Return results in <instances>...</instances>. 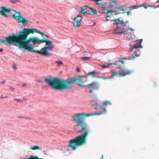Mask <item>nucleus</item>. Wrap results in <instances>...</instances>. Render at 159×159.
I'll list each match as a JSON object with an SVG mask.
<instances>
[{"label": "nucleus", "mask_w": 159, "mask_h": 159, "mask_svg": "<svg viewBox=\"0 0 159 159\" xmlns=\"http://www.w3.org/2000/svg\"><path fill=\"white\" fill-rule=\"evenodd\" d=\"M14 100L18 102H22L26 101L27 99L25 98H23V99H21L19 98H15L14 99Z\"/></svg>", "instance_id": "nucleus-16"}, {"label": "nucleus", "mask_w": 159, "mask_h": 159, "mask_svg": "<svg viewBox=\"0 0 159 159\" xmlns=\"http://www.w3.org/2000/svg\"><path fill=\"white\" fill-rule=\"evenodd\" d=\"M101 157H102V158L100 159H103V155H101Z\"/></svg>", "instance_id": "nucleus-51"}, {"label": "nucleus", "mask_w": 159, "mask_h": 159, "mask_svg": "<svg viewBox=\"0 0 159 159\" xmlns=\"http://www.w3.org/2000/svg\"><path fill=\"white\" fill-rule=\"evenodd\" d=\"M117 5V2L114 1L112 0L110 3V7H111L116 6Z\"/></svg>", "instance_id": "nucleus-19"}, {"label": "nucleus", "mask_w": 159, "mask_h": 159, "mask_svg": "<svg viewBox=\"0 0 159 159\" xmlns=\"http://www.w3.org/2000/svg\"><path fill=\"white\" fill-rule=\"evenodd\" d=\"M112 65H113V63H109V64H108L107 65V66H112Z\"/></svg>", "instance_id": "nucleus-47"}, {"label": "nucleus", "mask_w": 159, "mask_h": 159, "mask_svg": "<svg viewBox=\"0 0 159 159\" xmlns=\"http://www.w3.org/2000/svg\"><path fill=\"white\" fill-rule=\"evenodd\" d=\"M25 119H29V118H27H27H26H26H25Z\"/></svg>", "instance_id": "nucleus-57"}, {"label": "nucleus", "mask_w": 159, "mask_h": 159, "mask_svg": "<svg viewBox=\"0 0 159 159\" xmlns=\"http://www.w3.org/2000/svg\"><path fill=\"white\" fill-rule=\"evenodd\" d=\"M24 38V29L22 31L19 32L17 36L13 34L9 35L7 37L4 38L6 41L8 43L10 44L15 43L20 49L23 48Z\"/></svg>", "instance_id": "nucleus-5"}, {"label": "nucleus", "mask_w": 159, "mask_h": 159, "mask_svg": "<svg viewBox=\"0 0 159 159\" xmlns=\"http://www.w3.org/2000/svg\"><path fill=\"white\" fill-rule=\"evenodd\" d=\"M94 104L92 106V107H94Z\"/></svg>", "instance_id": "nucleus-56"}, {"label": "nucleus", "mask_w": 159, "mask_h": 159, "mask_svg": "<svg viewBox=\"0 0 159 159\" xmlns=\"http://www.w3.org/2000/svg\"><path fill=\"white\" fill-rule=\"evenodd\" d=\"M96 114H86L84 113H76L72 117L76 125L74 127V130L78 133H82L83 134L79 135L75 138L70 140L69 147L74 150L77 147L82 145L86 143L87 135L89 133V131H86L88 126L85 121L86 117L93 116Z\"/></svg>", "instance_id": "nucleus-2"}, {"label": "nucleus", "mask_w": 159, "mask_h": 159, "mask_svg": "<svg viewBox=\"0 0 159 159\" xmlns=\"http://www.w3.org/2000/svg\"><path fill=\"white\" fill-rule=\"evenodd\" d=\"M26 159H43V158H39L37 156H34L33 155H31L29 158Z\"/></svg>", "instance_id": "nucleus-20"}, {"label": "nucleus", "mask_w": 159, "mask_h": 159, "mask_svg": "<svg viewBox=\"0 0 159 159\" xmlns=\"http://www.w3.org/2000/svg\"><path fill=\"white\" fill-rule=\"evenodd\" d=\"M96 11L95 10L92 8L91 7H88V11L87 14L88 15H93L94 14Z\"/></svg>", "instance_id": "nucleus-11"}, {"label": "nucleus", "mask_w": 159, "mask_h": 159, "mask_svg": "<svg viewBox=\"0 0 159 159\" xmlns=\"http://www.w3.org/2000/svg\"><path fill=\"white\" fill-rule=\"evenodd\" d=\"M139 7H143L145 9H146L147 8V7L145 4H143L139 6Z\"/></svg>", "instance_id": "nucleus-32"}, {"label": "nucleus", "mask_w": 159, "mask_h": 159, "mask_svg": "<svg viewBox=\"0 0 159 159\" xmlns=\"http://www.w3.org/2000/svg\"><path fill=\"white\" fill-rule=\"evenodd\" d=\"M140 41H139L138 42L139 43V46H137L134 45L133 46V48H134L135 49H137L139 48H142V45H141V43L142 41V39H141Z\"/></svg>", "instance_id": "nucleus-17"}, {"label": "nucleus", "mask_w": 159, "mask_h": 159, "mask_svg": "<svg viewBox=\"0 0 159 159\" xmlns=\"http://www.w3.org/2000/svg\"><path fill=\"white\" fill-rule=\"evenodd\" d=\"M119 24H118L119 25H120V24H121V25H123V24H124V22L122 20H120V22L119 23H118Z\"/></svg>", "instance_id": "nucleus-36"}, {"label": "nucleus", "mask_w": 159, "mask_h": 159, "mask_svg": "<svg viewBox=\"0 0 159 159\" xmlns=\"http://www.w3.org/2000/svg\"><path fill=\"white\" fill-rule=\"evenodd\" d=\"M138 52L135 51L132 54V57H131V60L139 56L140 54L139 51L138 50Z\"/></svg>", "instance_id": "nucleus-13"}, {"label": "nucleus", "mask_w": 159, "mask_h": 159, "mask_svg": "<svg viewBox=\"0 0 159 159\" xmlns=\"http://www.w3.org/2000/svg\"><path fill=\"white\" fill-rule=\"evenodd\" d=\"M90 86L93 89L98 90L99 89V86L97 83L95 82H93L91 84L87 85V86Z\"/></svg>", "instance_id": "nucleus-9"}, {"label": "nucleus", "mask_w": 159, "mask_h": 159, "mask_svg": "<svg viewBox=\"0 0 159 159\" xmlns=\"http://www.w3.org/2000/svg\"><path fill=\"white\" fill-rule=\"evenodd\" d=\"M8 97L7 96H6L5 97H3L2 96L1 97H0V98H8Z\"/></svg>", "instance_id": "nucleus-37"}, {"label": "nucleus", "mask_w": 159, "mask_h": 159, "mask_svg": "<svg viewBox=\"0 0 159 159\" xmlns=\"http://www.w3.org/2000/svg\"><path fill=\"white\" fill-rule=\"evenodd\" d=\"M0 41L1 43H3L4 44H6V40L5 41V40H4V39H1Z\"/></svg>", "instance_id": "nucleus-33"}, {"label": "nucleus", "mask_w": 159, "mask_h": 159, "mask_svg": "<svg viewBox=\"0 0 159 159\" xmlns=\"http://www.w3.org/2000/svg\"><path fill=\"white\" fill-rule=\"evenodd\" d=\"M109 16H110L109 15L108 16V15H107L106 18L107 17H109Z\"/></svg>", "instance_id": "nucleus-53"}, {"label": "nucleus", "mask_w": 159, "mask_h": 159, "mask_svg": "<svg viewBox=\"0 0 159 159\" xmlns=\"http://www.w3.org/2000/svg\"><path fill=\"white\" fill-rule=\"evenodd\" d=\"M6 82V81L5 80L1 82H0V84H4Z\"/></svg>", "instance_id": "nucleus-42"}, {"label": "nucleus", "mask_w": 159, "mask_h": 159, "mask_svg": "<svg viewBox=\"0 0 159 159\" xmlns=\"http://www.w3.org/2000/svg\"><path fill=\"white\" fill-rule=\"evenodd\" d=\"M128 29H129V30H131V31H134V30L132 28L130 27H129V28H128Z\"/></svg>", "instance_id": "nucleus-41"}, {"label": "nucleus", "mask_w": 159, "mask_h": 159, "mask_svg": "<svg viewBox=\"0 0 159 159\" xmlns=\"http://www.w3.org/2000/svg\"><path fill=\"white\" fill-rule=\"evenodd\" d=\"M127 7L126 6H122L120 7L115 8L114 9V11H117L119 10L120 11H124L126 9H127Z\"/></svg>", "instance_id": "nucleus-12"}, {"label": "nucleus", "mask_w": 159, "mask_h": 159, "mask_svg": "<svg viewBox=\"0 0 159 159\" xmlns=\"http://www.w3.org/2000/svg\"><path fill=\"white\" fill-rule=\"evenodd\" d=\"M24 34L23 49L46 57L51 55L48 50H53L52 42L45 38L44 33L34 28H24Z\"/></svg>", "instance_id": "nucleus-1"}, {"label": "nucleus", "mask_w": 159, "mask_h": 159, "mask_svg": "<svg viewBox=\"0 0 159 159\" xmlns=\"http://www.w3.org/2000/svg\"><path fill=\"white\" fill-rule=\"evenodd\" d=\"M30 149L32 150H34L36 149L41 150V148L38 146L34 145L33 147L30 148Z\"/></svg>", "instance_id": "nucleus-22"}, {"label": "nucleus", "mask_w": 159, "mask_h": 159, "mask_svg": "<svg viewBox=\"0 0 159 159\" xmlns=\"http://www.w3.org/2000/svg\"><path fill=\"white\" fill-rule=\"evenodd\" d=\"M120 22V19H117L116 20H115L114 21L113 24H117L118 23H119Z\"/></svg>", "instance_id": "nucleus-30"}, {"label": "nucleus", "mask_w": 159, "mask_h": 159, "mask_svg": "<svg viewBox=\"0 0 159 159\" xmlns=\"http://www.w3.org/2000/svg\"><path fill=\"white\" fill-rule=\"evenodd\" d=\"M83 76H78L73 78H69L66 80H61L58 78L55 77L52 79L45 77L44 81L48 83L51 88L57 91H62L71 89L73 84L76 83L78 85L81 87H87L85 82L82 78Z\"/></svg>", "instance_id": "nucleus-3"}, {"label": "nucleus", "mask_w": 159, "mask_h": 159, "mask_svg": "<svg viewBox=\"0 0 159 159\" xmlns=\"http://www.w3.org/2000/svg\"><path fill=\"white\" fill-rule=\"evenodd\" d=\"M108 20H108V19H106V21H108Z\"/></svg>", "instance_id": "nucleus-55"}, {"label": "nucleus", "mask_w": 159, "mask_h": 159, "mask_svg": "<svg viewBox=\"0 0 159 159\" xmlns=\"http://www.w3.org/2000/svg\"><path fill=\"white\" fill-rule=\"evenodd\" d=\"M112 78V77H104L103 78V79L104 80H109Z\"/></svg>", "instance_id": "nucleus-35"}, {"label": "nucleus", "mask_w": 159, "mask_h": 159, "mask_svg": "<svg viewBox=\"0 0 159 159\" xmlns=\"http://www.w3.org/2000/svg\"><path fill=\"white\" fill-rule=\"evenodd\" d=\"M0 14L2 16L8 18L9 16L6 13H9L11 12L14 13L12 16L18 22V24L21 28L25 27L29 23V20L22 15L19 11H17L12 9L11 8H7L5 6H1L0 7Z\"/></svg>", "instance_id": "nucleus-4"}, {"label": "nucleus", "mask_w": 159, "mask_h": 159, "mask_svg": "<svg viewBox=\"0 0 159 159\" xmlns=\"http://www.w3.org/2000/svg\"><path fill=\"white\" fill-rule=\"evenodd\" d=\"M130 11H131V10H130V11H127V12H126V13H127V16H129V13H130Z\"/></svg>", "instance_id": "nucleus-40"}, {"label": "nucleus", "mask_w": 159, "mask_h": 159, "mask_svg": "<svg viewBox=\"0 0 159 159\" xmlns=\"http://www.w3.org/2000/svg\"><path fill=\"white\" fill-rule=\"evenodd\" d=\"M56 63L57 64V66H59L62 65L63 64L62 62L61 61H56Z\"/></svg>", "instance_id": "nucleus-26"}, {"label": "nucleus", "mask_w": 159, "mask_h": 159, "mask_svg": "<svg viewBox=\"0 0 159 159\" xmlns=\"http://www.w3.org/2000/svg\"><path fill=\"white\" fill-rule=\"evenodd\" d=\"M88 6L87 5H85L84 6L81 7V12L82 13V14L85 15L87 14V11H88Z\"/></svg>", "instance_id": "nucleus-10"}, {"label": "nucleus", "mask_w": 159, "mask_h": 159, "mask_svg": "<svg viewBox=\"0 0 159 159\" xmlns=\"http://www.w3.org/2000/svg\"><path fill=\"white\" fill-rule=\"evenodd\" d=\"M102 106L99 105L98 106L96 107H95V108H97L100 109L102 111L101 112L99 113H97L96 112L94 113H92V114H96L95 115H100L102 114L103 112H104L106 111V110L105 108H103L102 106H107L108 105H111V103L109 101H104L102 102L101 103ZM89 114H91V113H89Z\"/></svg>", "instance_id": "nucleus-6"}, {"label": "nucleus", "mask_w": 159, "mask_h": 159, "mask_svg": "<svg viewBox=\"0 0 159 159\" xmlns=\"http://www.w3.org/2000/svg\"><path fill=\"white\" fill-rule=\"evenodd\" d=\"M124 12H121V13L123 14Z\"/></svg>", "instance_id": "nucleus-58"}, {"label": "nucleus", "mask_w": 159, "mask_h": 159, "mask_svg": "<svg viewBox=\"0 0 159 159\" xmlns=\"http://www.w3.org/2000/svg\"><path fill=\"white\" fill-rule=\"evenodd\" d=\"M95 73V72H94V71L89 72L88 74V75L91 76L92 77H94V75Z\"/></svg>", "instance_id": "nucleus-29"}, {"label": "nucleus", "mask_w": 159, "mask_h": 159, "mask_svg": "<svg viewBox=\"0 0 159 159\" xmlns=\"http://www.w3.org/2000/svg\"><path fill=\"white\" fill-rule=\"evenodd\" d=\"M101 67L103 68H106L108 67V66H106L105 65H103L101 66Z\"/></svg>", "instance_id": "nucleus-38"}, {"label": "nucleus", "mask_w": 159, "mask_h": 159, "mask_svg": "<svg viewBox=\"0 0 159 159\" xmlns=\"http://www.w3.org/2000/svg\"><path fill=\"white\" fill-rule=\"evenodd\" d=\"M123 71H126V69H124L123 70Z\"/></svg>", "instance_id": "nucleus-54"}, {"label": "nucleus", "mask_w": 159, "mask_h": 159, "mask_svg": "<svg viewBox=\"0 0 159 159\" xmlns=\"http://www.w3.org/2000/svg\"><path fill=\"white\" fill-rule=\"evenodd\" d=\"M148 7H153V8H154V7H153L152 5H149L148 6Z\"/></svg>", "instance_id": "nucleus-46"}, {"label": "nucleus", "mask_w": 159, "mask_h": 159, "mask_svg": "<svg viewBox=\"0 0 159 159\" xmlns=\"http://www.w3.org/2000/svg\"><path fill=\"white\" fill-rule=\"evenodd\" d=\"M111 72L112 73V76L111 77H112V78L116 76H117L118 74V73L116 72V71L115 70H113L111 71Z\"/></svg>", "instance_id": "nucleus-21"}, {"label": "nucleus", "mask_w": 159, "mask_h": 159, "mask_svg": "<svg viewBox=\"0 0 159 159\" xmlns=\"http://www.w3.org/2000/svg\"><path fill=\"white\" fill-rule=\"evenodd\" d=\"M82 19V17L81 16H78L74 18L73 19V26L75 27H79L81 25Z\"/></svg>", "instance_id": "nucleus-7"}, {"label": "nucleus", "mask_w": 159, "mask_h": 159, "mask_svg": "<svg viewBox=\"0 0 159 159\" xmlns=\"http://www.w3.org/2000/svg\"><path fill=\"white\" fill-rule=\"evenodd\" d=\"M120 27V25H117L116 26V28L114 31V33L117 34L118 35H120L123 33L125 34V31H123V30L121 29Z\"/></svg>", "instance_id": "nucleus-8"}, {"label": "nucleus", "mask_w": 159, "mask_h": 159, "mask_svg": "<svg viewBox=\"0 0 159 159\" xmlns=\"http://www.w3.org/2000/svg\"><path fill=\"white\" fill-rule=\"evenodd\" d=\"M139 6H137L136 5H134L132 6H131L129 7L130 10H132L134 9H137L139 8Z\"/></svg>", "instance_id": "nucleus-23"}, {"label": "nucleus", "mask_w": 159, "mask_h": 159, "mask_svg": "<svg viewBox=\"0 0 159 159\" xmlns=\"http://www.w3.org/2000/svg\"><path fill=\"white\" fill-rule=\"evenodd\" d=\"M102 0H91L92 1H94L96 4L97 5H99L101 2Z\"/></svg>", "instance_id": "nucleus-25"}, {"label": "nucleus", "mask_w": 159, "mask_h": 159, "mask_svg": "<svg viewBox=\"0 0 159 159\" xmlns=\"http://www.w3.org/2000/svg\"><path fill=\"white\" fill-rule=\"evenodd\" d=\"M156 3H159V0H158L157 2ZM159 7V6H155L154 7V8H157V7Z\"/></svg>", "instance_id": "nucleus-39"}, {"label": "nucleus", "mask_w": 159, "mask_h": 159, "mask_svg": "<svg viewBox=\"0 0 159 159\" xmlns=\"http://www.w3.org/2000/svg\"><path fill=\"white\" fill-rule=\"evenodd\" d=\"M113 65H118V68L121 69V67L120 66V65L119 64L118 61L116 62V63H113Z\"/></svg>", "instance_id": "nucleus-28"}, {"label": "nucleus", "mask_w": 159, "mask_h": 159, "mask_svg": "<svg viewBox=\"0 0 159 159\" xmlns=\"http://www.w3.org/2000/svg\"><path fill=\"white\" fill-rule=\"evenodd\" d=\"M45 36L47 38H48L49 37V36L48 35H46V34H45V35L44 34V37L46 38L45 37Z\"/></svg>", "instance_id": "nucleus-43"}, {"label": "nucleus", "mask_w": 159, "mask_h": 159, "mask_svg": "<svg viewBox=\"0 0 159 159\" xmlns=\"http://www.w3.org/2000/svg\"><path fill=\"white\" fill-rule=\"evenodd\" d=\"M128 22V21H125V22H124V23L125 24H127V22Z\"/></svg>", "instance_id": "nucleus-52"}, {"label": "nucleus", "mask_w": 159, "mask_h": 159, "mask_svg": "<svg viewBox=\"0 0 159 159\" xmlns=\"http://www.w3.org/2000/svg\"><path fill=\"white\" fill-rule=\"evenodd\" d=\"M124 60H131V58L130 57H128V58L124 57V58H122L121 59H119L118 61V63H119V62H120L122 64H124Z\"/></svg>", "instance_id": "nucleus-14"}, {"label": "nucleus", "mask_w": 159, "mask_h": 159, "mask_svg": "<svg viewBox=\"0 0 159 159\" xmlns=\"http://www.w3.org/2000/svg\"><path fill=\"white\" fill-rule=\"evenodd\" d=\"M89 93L90 94H91L92 93V90L91 89H90L89 90Z\"/></svg>", "instance_id": "nucleus-44"}, {"label": "nucleus", "mask_w": 159, "mask_h": 159, "mask_svg": "<svg viewBox=\"0 0 159 159\" xmlns=\"http://www.w3.org/2000/svg\"><path fill=\"white\" fill-rule=\"evenodd\" d=\"M132 73L130 71H126L125 72L120 73L119 74L122 76H124L126 75H129Z\"/></svg>", "instance_id": "nucleus-15"}, {"label": "nucleus", "mask_w": 159, "mask_h": 159, "mask_svg": "<svg viewBox=\"0 0 159 159\" xmlns=\"http://www.w3.org/2000/svg\"><path fill=\"white\" fill-rule=\"evenodd\" d=\"M112 11L114 12L115 11H114V9L113 10H109L107 11L106 12L107 13L109 14Z\"/></svg>", "instance_id": "nucleus-31"}, {"label": "nucleus", "mask_w": 159, "mask_h": 159, "mask_svg": "<svg viewBox=\"0 0 159 159\" xmlns=\"http://www.w3.org/2000/svg\"><path fill=\"white\" fill-rule=\"evenodd\" d=\"M20 118H23V117H21Z\"/></svg>", "instance_id": "nucleus-59"}, {"label": "nucleus", "mask_w": 159, "mask_h": 159, "mask_svg": "<svg viewBox=\"0 0 159 159\" xmlns=\"http://www.w3.org/2000/svg\"><path fill=\"white\" fill-rule=\"evenodd\" d=\"M3 51V49L2 48H0V52H2Z\"/></svg>", "instance_id": "nucleus-50"}, {"label": "nucleus", "mask_w": 159, "mask_h": 159, "mask_svg": "<svg viewBox=\"0 0 159 159\" xmlns=\"http://www.w3.org/2000/svg\"><path fill=\"white\" fill-rule=\"evenodd\" d=\"M82 60H83L84 61H87L91 59V57H82L81 58Z\"/></svg>", "instance_id": "nucleus-24"}, {"label": "nucleus", "mask_w": 159, "mask_h": 159, "mask_svg": "<svg viewBox=\"0 0 159 159\" xmlns=\"http://www.w3.org/2000/svg\"><path fill=\"white\" fill-rule=\"evenodd\" d=\"M107 11L106 10V8L105 7H103L102 8V12L103 13H107L106 12Z\"/></svg>", "instance_id": "nucleus-34"}, {"label": "nucleus", "mask_w": 159, "mask_h": 159, "mask_svg": "<svg viewBox=\"0 0 159 159\" xmlns=\"http://www.w3.org/2000/svg\"><path fill=\"white\" fill-rule=\"evenodd\" d=\"M77 71L78 72L79 71H80V69L79 68H77Z\"/></svg>", "instance_id": "nucleus-49"}, {"label": "nucleus", "mask_w": 159, "mask_h": 159, "mask_svg": "<svg viewBox=\"0 0 159 159\" xmlns=\"http://www.w3.org/2000/svg\"><path fill=\"white\" fill-rule=\"evenodd\" d=\"M37 81L39 82V83H41L42 82V81L41 80H37Z\"/></svg>", "instance_id": "nucleus-48"}, {"label": "nucleus", "mask_w": 159, "mask_h": 159, "mask_svg": "<svg viewBox=\"0 0 159 159\" xmlns=\"http://www.w3.org/2000/svg\"><path fill=\"white\" fill-rule=\"evenodd\" d=\"M10 89H11V90H14V88L12 87H10Z\"/></svg>", "instance_id": "nucleus-45"}, {"label": "nucleus", "mask_w": 159, "mask_h": 159, "mask_svg": "<svg viewBox=\"0 0 159 159\" xmlns=\"http://www.w3.org/2000/svg\"><path fill=\"white\" fill-rule=\"evenodd\" d=\"M121 29L123 30L124 29H126L129 28V25H127L126 24L124 23L123 25L120 24V25Z\"/></svg>", "instance_id": "nucleus-18"}, {"label": "nucleus", "mask_w": 159, "mask_h": 159, "mask_svg": "<svg viewBox=\"0 0 159 159\" xmlns=\"http://www.w3.org/2000/svg\"><path fill=\"white\" fill-rule=\"evenodd\" d=\"M10 2L13 3H16L17 2H20V1L19 0H10Z\"/></svg>", "instance_id": "nucleus-27"}]
</instances>
